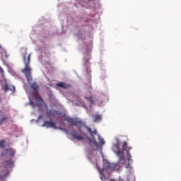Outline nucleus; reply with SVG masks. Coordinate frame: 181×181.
<instances>
[{
  "label": "nucleus",
  "instance_id": "1",
  "mask_svg": "<svg viewBox=\"0 0 181 181\" xmlns=\"http://www.w3.org/2000/svg\"><path fill=\"white\" fill-rule=\"evenodd\" d=\"M121 141L119 139H116V143L113 144L112 151L119 158L118 162L115 163H110L107 160H103V167L102 168V172H111L112 170H119L121 165L119 164H124L126 168L132 169L130 165L133 163L132 159V155L129 151L132 147L128 146V143L124 141L122 144V149L127 152V159L125 158L124 151L120 150Z\"/></svg>",
  "mask_w": 181,
  "mask_h": 181
},
{
  "label": "nucleus",
  "instance_id": "2",
  "mask_svg": "<svg viewBox=\"0 0 181 181\" xmlns=\"http://www.w3.org/2000/svg\"><path fill=\"white\" fill-rule=\"evenodd\" d=\"M23 55V62H24V69L21 70V72L25 75V78H27V81H28V83L33 81L32 77V69L30 67V57L31 54H28L27 50L25 49L24 52L22 53Z\"/></svg>",
  "mask_w": 181,
  "mask_h": 181
},
{
  "label": "nucleus",
  "instance_id": "3",
  "mask_svg": "<svg viewBox=\"0 0 181 181\" xmlns=\"http://www.w3.org/2000/svg\"><path fill=\"white\" fill-rule=\"evenodd\" d=\"M86 129H87V132L90 134V136L92 139H89V142L90 144H93L95 145V149L98 148V143L97 142L95 136H98V139L99 140V144L100 145H104L105 144V141L102 136L98 134V131L96 129H92V128L89 127L88 126L85 127Z\"/></svg>",
  "mask_w": 181,
  "mask_h": 181
},
{
  "label": "nucleus",
  "instance_id": "4",
  "mask_svg": "<svg viewBox=\"0 0 181 181\" xmlns=\"http://www.w3.org/2000/svg\"><path fill=\"white\" fill-rule=\"evenodd\" d=\"M14 166V162L11 160H4L3 162V167H4V173H0V181L3 180L8 175V168Z\"/></svg>",
  "mask_w": 181,
  "mask_h": 181
},
{
  "label": "nucleus",
  "instance_id": "5",
  "mask_svg": "<svg viewBox=\"0 0 181 181\" xmlns=\"http://www.w3.org/2000/svg\"><path fill=\"white\" fill-rule=\"evenodd\" d=\"M15 155V150H13L12 148H8L6 149V151L4 153H2L1 158H12Z\"/></svg>",
  "mask_w": 181,
  "mask_h": 181
},
{
  "label": "nucleus",
  "instance_id": "6",
  "mask_svg": "<svg viewBox=\"0 0 181 181\" xmlns=\"http://www.w3.org/2000/svg\"><path fill=\"white\" fill-rule=\"evenodd\" d=\"M34 100L37 102V106L40 107V108L45 107L47 108V105L45 100L42 98V97H34Z\"/></svg>",
  "mask_w": 181,
  "mask_h": 181
},
{
  "label": "nucleus",
  "instance_id": "7",
  "mask_svg": "<svg viewBox=\"0 0 181 181\" xmlns=\"http://www.w3.org/2000/svg\"><path fill=\"white\" fill-rule=\"evenodd\" d=\"M4 90V93H8V90L11 91V93H14L16 92V87L13 85H9L8 83H6L4 86L3 87Z\"/></svg>",
  "mask_w": 181,
  "mask_h": 181
},
{
  "label": "nucleus",
  "instance_id": "8",
  "mask_svg": "<svg viewBox=\"0 0 181 181\" xmlns=\"http://www.w3.org/2000/svg\"><path fill=\"white\" fill-rule=\"evenodd\" d=\"M71 136L74 139L77 141H83L84 139L82 135L78 134V132L76 129L71 131Z\"/></svg>",
  "mask_w": 181,
  "mask_h": 181
},
{
  "label": "nucleus",
  "instance_id": "9",
  "mask_svg": "<svg viewBox=\"0 0 181 181\" xmlns=\"http://www.w3.org/2000/svg\"><path fill=\"white\" fill-rule=\"evenodd\" d=\"M56 86L64 90L69 89L71 88V85L65 82H59L56 83Z\"/></svg>",
  "mask_w": 181,
  "mask_h": 181
},
{
  "label": "nucleus",
  "instance_id": "10",
  "mask_svg": "<svg viewBox=\"0 0 181 181\" xmlns=\"http://www.w3.org/2000/svg\"><path fill=\"white\" fill-rule=\"evenodd\" d=\"M42 127L56 128V123L52 121H45L44 124H42Z\"/></svg>",
  "mask_w": 181,
  "mask_h": 181
},
{
  "label": "nucleus",
  "instance_id": "11",
  "mask_svg": "<svg viewBox=\"0 0 181 181\" xmlns=\"http://www.w3.org/2000/svg\"><path fill=\"white\" fill-rule=\"evenodd\" d=\"M10 119V115L6 114L3 115V117L0 119V126L3 125V124Z\"/></svg>",
  "mask_w": 181,
  "mask_h": 181
},
{
  "label": "nucleus",
  "instance_id": "12",
  "mask_svg": "<svg viewBox=\"0 0 181 181\" xmlns=\"http://www.w3.org/2000/svg\"><path fill=\"white\" fill-rule=\"evenodd\" d=\"M74 126H76L79 131H81V128L83 126V122L81 120L76 119Z\"/></svg>",
  "mask_w": 181,
  "mask_h": 181
},
{
  "label": "nucleus",
  "instance_id": "13",
  "mask_svg": "<svg viewBox=\"0 0 181 181\" xmlns=\"http://www.w3.org/2000/svg\"><path fill=\"white\" fill-rule=\"evenodd\" d=\"M92 117L95 122H100L102 119V115L98 114L93 115Z\"/></svg>",
  "mask_w": 181,
  "mask_h": 181
},
{
  "label": "nucleus",
  "instance_id": "14",
  "mask_svg": "<svg viewBox=\"0 0 181 181\" xmlns=\"http://www.w3.org/2000/svg\"><path fill=\"white\" fill-rule=\"evenodd\" d=\"M66 121L68 122V124L70 126H75L76 119L71 118V117H67V118H66Z\"/></svg>",
  "mask_w": 181,
  "mask_h": 181
},
{
  "label": "nucleus",
  "instance_id": "15",
  "mask_svg": "<svg viewBox=\"0 0 181 181\" xmlns=\"http://www.w3.org/2000/svg\"><path fill=\"white\" fill-rule=\"evenodd\" d=\"M91 59L90 55L88 53H86V57H84L83 61H84V66H88V64L89 63L90 59Z\"/></svg>",
  "mask_w": 181,
  "mask_h": 181
},
{
  "label": "nucleus",
  "instance_id": "16",
  "mask_svg": "<svg viewBox=\"0 0 181 181\" xmlns=\"http://www.w3.org/2000/svg\"><path fill=\"white\" fill-rule=\"evenodd\" d=\"M31 89L34 90V92H37L39 89V86L36 83H31Z\"/></svg>",
  "mask_w": 181,
  "mask_h": 181
},
{
  "label": "nucleus",
  "instance_id": "17",
  "mask_svg": "<svg viewBox=\"0 0 181 181\" xmlns=\"http://www.w3.org/2000/svg\"><path fill=\"white\" fill-rule=\"evenodd\" d=\"M85 99L87 100L90 105L93 104V96H86Z\"/></svg>",
  "mask_w": 181,
  "mask_h": 181
},
{
  "label": "nucleus",
  "instance_id": "18",
  "mask_svg": "<svg viewBox=\"0 0 181 181\" xmlns=\"http://www.w3.org/2000/svg\"><path fill=\"white\" fill-rule=\"evenodd\" d=\"M135 177L133 175V174H129V175H127V181H134Z\"/></svg>",
  "mask_w": 181,
  "mask_h": 181
},
{
  "label": "nucleus",
  "instance_id": "19",
  "mask_svg": "<svg viewBox=\"0 0 181 181\" xmlns=\"http://www.w3.org/2000/svg\"><path fill=\"white\" fill-rule=\"evenodd\" d=\"M76 106H81L83 108H86V105L84 102H81V103H76Z\"/></svg>",
  "mask_w": 181,
  "mask_h": 181
},
{
  "label": "nucleus",
  "instance_id": "20",
  "mask_svg": "<svg viewBox=\"0 0 181 181\" xmlns=\"http://www.w3.org/2000/svg\"><path fill=\"white\" fill-rule=\"evenodd\" d=\"M124 177H122L121 175H119L117 180H110V181H124Z\"/></svg>",
  "mask_w": 181,
  "mask_h": 181
},
{
  "label": "nucleus",
  "instance_id": "21",
  "mask_svg": "<svg viewBox=\"0 0 181 181\" xmlns=\"http://www.w3.org/2000/svg\"><path fill=\"white\" fill-rule=\"evenodd\" d=\"M4 143H5L4 141H0V148H4V146H5Z\"/></svg>",
  "mask_w": 181,
  "mask_h": 181
},
{
  "label": "nucleus",
  "instance_id": "22",
  "mask_svg": "<svg viewBox=\"0 0 181 181\" xmlns=\"http://www.w3.org/2000/svg\"><path fill=\"white\" fill-rule=\"evenodd\" d=\"M30 105H31V106H32L33 107H35V103H34L33 101H30Z\"/></svg>",
  "mask_w": 181,
  "mask_h": 181
},
{
  "label": "nucleus",
  "instance_id": "23",
  "mask_svg": "<svg viewBox=\"0 0 181 181\" xmlns=\"http://www.w3.org/2000/svg\"><path fill=\"white\" fill-rule=\"evenodd\" d=\"M100 180H101L102 181H105V177H103V175H101Z\"/></svg>",
  "mask_w": 181,
  "mask_h": 181
},
{
  "label": "nucleus",
  "instance_id": "24",
  "mask_svg": "<svg viewBox=\"0 0 181 181\" xmlns=\"http://www.w3.org/2000/svg\"><path fill=\"white\" fill-rule=\"evenodd\" d=\"M0 72H1L2 74H4V69H3L1 67H0Z\"/></svg>",
  "mask_w": 181,
  "mask_h": 181
},
{
  "label": "nucleus",
  "instance_id": "25",
  "mask_svg": "<svg viewBox=\"0 0 181 181\" xmlns=\"http://www.w3.org/2000/svg\"><path fill=\"white\" fill-rule=\"evenodd\" d=\"M1 103V98H0V103Z\"/></svg>",
  "mask_w": 181,
  "mask_h": 181
},
{
  "label": "nucleus",
  "instance_id": "26",
  "mask_svg": "<svg viewBox=\"0 0 181 181\" xmlns=\"http://www.w3.org/2000/svg\"><path fill=\"white\" fill-rule=\"evenodd\" d=\"M98 170H100V168H98V167H97Z\"/></svg>",
  "mask_w": 181,
  "mask_h": 181
},
{
  "label": "nucleus",
  "instance_id": "27",
  "mask_svg": "<svg viewBox=\"0 0 181 181\" xmlns=\"http://www.w3.org/2000/svg\"><path fill=\"white\" fill-rule=\"evenodd\" d=\"M1 112V110H0V113Z\"/></svg>",
  "mask_w": 181,
  "mask_h": 181
}]
</instances>
